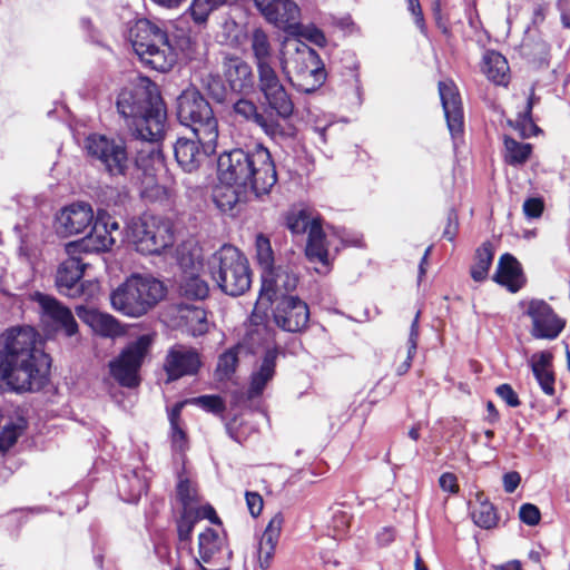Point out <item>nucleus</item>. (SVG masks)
I'll list each match as a JSON object with an SVG mask.
<instances>
[{"label": "nucleus", "mask_w": 570, "mask_h": 570, "mask_svg": "<svg viewBox=\"0 0 570 570\" xmlns=\"http://www.w3.org/2000/svg\"><path fill=\"white\" fill-rule=\"evenodd\" d=\"M30 326L7 330L0 336V380L13 391H39L48 381L50 357Z\"/></svg>", "instance_id": "f257e3e1"}, {"label": "nucleus", "mask_w": 570, "mask_h": 570, "mask_svg": "<svg viewBox=\"0 0 570 570\" xmlns=\"http://www.w3.org/2000/svg\"><path fill=\"white\" fill-rule=\"evenodd\" d=\"M117 110L134 135L147 142L159 140L166 127V109L155 83L140 79L120 90Z\"/></svg>", "instance_id": "f03ea898"}, {"label": "nucleus", "mask_w": 570, "mask_h": 570, "mask_svg": "<svg viewBox=\"0 0 570 570\" xmlns=\"http://www.w3.org/2000/svg\"><path fill=\"white\" fill-rule=\"evenodd\" d=\"M218 178L222 183L249 189L258 197L271 191L277 174L268 149L257 145L250 150L237 148L222 154Z\"/></svg>", "instance_id": "7ed1b4c3"}, {"label": "nucleus", "mask_w": 570, "mask_h": 570, "mask_svg": "<svg viewBox=\"0 0 570 570\" xmlns=\"http://www.w3.org/2000/svg\"><path fill=\"white\" fill-rule=\"evenodd\" d=\"M281 66L292 85L302 92L315 91L325 80L318 55L297 38H287L283 42Z\"/></svg>", "instance_id": "20e7f679"}, {"label": "nucleus", "mask_w": 570, "mask_h": 570, "mask_svg": "<svg viewBox=\"0 0 570 570\" xmlns=\"http://www.w3.org/2000/svg\"><path fill=\"white\" fill-rule=\"evenodd\" d=\"M166 295L164 284L151 275L134 274L110 294L114 309L130 317H139Z\"/></svg>", "instance_id": "39448f33"}, {"label": "nucleus", "mask_w": 570, "mask_h": 570, "mask_svg": "<svg viewBox=\"0 0 570 570\" xmlns=\"http://www.w3.org/2000/svg\"><path fill=\"white\" fill-rule=\"evenodd\" d=\"M129 40L136 55L146 66L166 72L176 62V53L167 33L149 20H138L129 30Z\"/></svg>", "instance_id": "423d86ee"}, {"label": "nucleus", "mask_w": 570, "mask_h": 570, "mask_svg": "<svg viewBox=\"0 0 570 570\" xmlns=\"http://www.w3.org/2000/svg\"><path fill=\"white\" fill-rule=\"evenodd\" d=\"M212 278L227 295L238 296L250 286V271L247 258L234 246L224 245L208 259Z\"/></svg>", "instance_id": "0eeeda50"}, {"label": "nucleus", "mask_w": 570, "mask_h": 570, "mask_svg": "<svg viewBox=\"0 0 570 570\" xmlns=\"http://www.w3.org/2000/svg\"><path fill=\"white\" fill-rule=\"evenodd\" d=\"M127 235L136 250L145 255H160L175 242L173 223L151 214L131 219L127 225Z\"/></svg>", "instance_id": "6e6552de"}, {"label": "nucleus", "mask_w": 570, "mask_h": 570, "mask_svg": "<svg viewBox=\"0 0 570 570\" xmlns=\"http://www.w3.org/2000/svg\"><path fill=\"white\" fill-rule=\"evenodd\" d=\"M177 117L191 134L207 138L218 135V122L209 102L195 89L184 90L177 99Z\"/></svg>", "instance_id": "1a4fd4ad"}, {"label": "nucleus", "mask_w": 570, "mask_h": 570, "mask_svg": "<svg viewBox=\"0 0 570 570\" xmlns=\"http://www.w3.org/2000/svg\"><path fill=\"white\" fill-rule=\"evenodd\" d=\"M85 150L111 176H122L129 167L127 147L120 137L91 134L85 139Z\"/></svg>", "instance_id": "9d476101"}, {"label": "nucleus", "mask_w": 570, "mask_h": 570, "mask_svg": "<svg viewBox=\"0 0 570 570\" xmlns=\"http://www.w3.org/2000/svg\"><path fill=\"white\" fill-rule=\"evenodd\" d=\"M151 344L149 335H141L127 345L117 358L109 363L110 374L122 386L134 387L139 383L138 372Z\"/></svg>", "instance_id": "9b49d317"}, {"label": "nucleus", "mask_w": 570, "mask_h": 570, "mask_svg": "<svg viewBox=\"0 0 570 570\" xmlns=\"http://www.w3.org/2000/svg\"><path fill=\"white\" fill-rule=\"evenodd\" d=\"M288 229L296 235L307 233L306 256L312 262L328 264V253L321 219L306 210L293 213L287 217Z\"/></svg>", "instance_id": "f8f14e48"}, {"label": "nucleus", "mask_w": 570, "mask_h": 570, "mask_svg": "<svg viewBox=\"0 0 570 570\" xmlns=\"http://www.w3.org/2000/svg\"><path fill=\"white\" fill-rule=\"evenodd\" d=\"M218 135L212 138L203 134L179 137L174 145V154L178 165L187 173L195 171L200 164L216 151Z\"/></svg>", "instance_id": "ddd939ff"}, {"label": "nucleus", "mask_w": 570, "mask_h": 570, "mask_svg": "<svg viewBox=\"0 0 570 570\" xmlns=\"http://www.w3.org/2000/svg\"><path fill=\"white\" fill-rule=\"evenodd\" d=\"M524 315L531 320V335L537 340H554L563 331L566 322L543 299L522 302Z\"/></svg>", "instance_id": "4468645a"}, {"label": "nucleus", "mask_w": 570, "mask_h": 570, "mask_svg": "<svg viewBox=\"0 0 570 570\" xmlns=\"http://www.w3.org/2000/svg\"><path fill=\"white\" fill-rule=\"evenodd\" d=\"M118 233V223L107 214H99L90 234L80 240L67 243L65 245V252L67 255H73L81 252L109 250L116 242L115 234Z\"/></svg>", "instance_id": "2eb2a0df"}, {"label": "nucleus", "mask_w": 570, "mask_h": 570, "mask_svg": "<svg viewBox=\"0 0 570 570\" xmlns=\"http://www.w3.org/2000/svg\"><path fill=\"white\" fill-rule=\"evenodd\" d=\"M258 87L263 92L268 106L276 111L281 118H288L294 111V104L282 85L272 65L257 67Z\"/></svg>", "instance_id": "dca6fc26"}, {"label": "nucleus", "mask_w": 570, "mask_h": 570, "mask_svg": "<svg viewBox=\"0 0 570 570\" xmlns=\"http://www.w3.org/2000/svg\"><path fill=\"white\" fill-rule=\"evenodd\" d=\"M298 283L296 273L289 266H274L262 272V289L258 304L278 302L293 292Z\"/></svg>", "instance_id": "f3484780"}, {"label": "nucleus", "mask_w": 570, "mask_h": 570, "mask_svg": "<svg viewBox=\"0 0 570 570\" xmlns=\"http://www.w3.org/2000/svg\"><path fill=\"white\" fill-rule=\"evenodd\" d=\"M178 262L183 272L179 282L180 294L191 299H204L207 297L209 287L199 276V272L203 268L200 249L194 248L188 254L181 252Z\"/></svg>", "instance_id": "a211bd4d"}, {"label": "nucleus", "mask_w": 570, "mask_h": 570, "mask_svg": "<svg viewBox=\"0 0 570 570\" xmlns=\"http://www.w3.org/2000/svg\"><path fill=\"white\" fill-rule=\"evenodd\" d=\"M254 3L269 23L284 30L298 27L301 10L293 0H254Z\"/></svg>", "instance_id": "6ab92c4d"}, {"label": "nucleus", "mask_w": 570, "mask_h": 570, "mask_svg": "<svg viewBox=\"0 0 570 570\" xmlns=\"http://www.w3.org/2000/svg\"><path fill=\"white\" fill-rule=\"evenodd\" d=\"M275 323L287 332H298L309 320L307 304L297 296H284L276 302L274 309Z\"/></svg>", "instance_id": "aec40b11"}, {"label": "nucleus", "mask_w": 570, "mask_h": 570, "mask_svg": "<svg viewBox=\"0 0 570 570\" xmlns=\"http://www.w3.org/2000/svg\"><path fill=\"white\" fill-rule=\"evenodd\" d=\"M200 365V356L195 348L177 344L168 350L164 370L168 381H176L183 376L196 374Z\"/></svg>", "instance_id": "412c9836"}, {"label": "nucleus", "mask_w": 570, "mask_h": 570, "mask_svg": "<svg viewBox=\"0 0 570 570\" xmlns=\"http://www.w3.org/2000/svg\"><path fill=\"white\" fill-rule=\"evenodd\" d=\"M33 301L39 304L43 320L50 322L56 330L63 331L67 336L77 333L78 324L71 311L55 297L36 293Z\"/></svg>", "instance_id": "4be33fe9"}, {"label": "nucleus", "mask_w": 570, "mask_h": 570, "mask_svg": "<svg viewBox=\"0 0 570 570\" xmlns=\"http://www.w3.org/2000/svg\"><path fill=\"white\" fill-rule=\"evenodd\" d=\"M94 213L86 203L71 204L56 217V230L61 236L80 234L92 224Z\"/></svg>", "instance_id": "5701e85b"}, {"label": "nucleus", "mask_w": 570, "mask_h": 570, "mask_svg": "<svg viewBox=\"0 0 570 570\" xmlns=\"http://www.w3.org/2000/svg\"><path fill=\"white\" fill-rule=\"evenodd\" d=\"M439 94L448 128L455 138L463 132V110L459 90L452 80H444L439 82Z\"/></svg>", "instance_id": "b1692460"}, {"label": "nucleus", "mask_w": 570, "mask_h": 570, "mask_svg": "<svg viewBox=\"0 0 570 570\" xmlns=\"http://www.w3.org/2000/svg\"><path fill=\"white\" fill-rule=\"evenodd\" d=\"M73 255L60 263L56 274V286L60 294L68 297H77L82 293V285L79 283L86 264L81 263L80 258Z\"/></svg>", "instance_id": "393cba45"}, {"label": "nucleus", "mask_w": 570, "mask_h": 570, "mask_svg": "<svg viewBox=\"0 0 570 570\" xmlns=\"http://www.w3.org/2000/svg\"><path fill=\"white\" fill-rule=\"evenodd\" d=\"M223 72L232 91L246 92L254 87V76L249 63L238 57H227L223 62Z\"/></svg>", "instance_id": "a878e982"}, {"label": "nucleus", "mask_w": 570, "mask_h": 570, "mask_svg": "<svg viewBox=\"0 0 570 570\" xmlns=\"http://www.w3.org/2000/svg\"><path fill=\"white\" fill-rule=\"evenodd\" d=\"M493 281L511 293L519 292L527 282L521 264L511 254H503L493 275Z\"/></svg>", "instance_id": "bb28decb"}, {"label": "nucleus", "mask_w": 570, "mask_h": 570, "mask_svg": "<svg viewBox=\"0 0 570 570\" xmlns=\"http://www.w3.org/2000/svg\"><path fill=\"white\" fill-rule=\"evenodd\" d=\"M234 111L245 120L256 124L272 138L284 135V129L278 120L272 115L259 114L256 105L248 99H238L234 104Z\"/></svg>", "instance_id": "cd10ccee"}, {"label": "nucleus", "mask_w": 570, "mask_h": 570, "mask_svg": "<svg viewBox=\"0 0 570 570\" xmlns=\"http://www.w3.org/2000/svg\"><path fill=\"white\" fill-rule=\"evenodd\" d=\"M80 320L87 323L97 334L105 337H118L124 334L120 323L111 315L97 309L79 306L76 308Z\"/></svg>", "instance_id": "c85d7f7f"}, {"label": "nucleus", "mask_w": 570, "mask_h": 570, "mask_svg": "<svg viewBox=\"0 0 570 570\" xmlns=\"http://www.w3.org/2000/svg\"><path fill=\"white\" fill-rule=\"evenodd\" d=\"M284 518L276 513L268 522L258 543V563L261 569L267 570L275 554V549L282 532Z\"/></svg>", "instance_id": "c756f323"}, {"label": "nucleus", "mask_w": 570, "mask_h": 570, "mask_svg": "<svg viewBox=\"0 0 570 570\" xmlns=\"http://www.w3.org/2000/svg\"><path fill=\"white\" fill-rule=\"evenodd\" d=\"M277 355L278 353L276 350H267L261 364L253 371L247 390L249 399H255L262 395L267 384L273 380L275 375Z\"/></svg>", "instance_id": "7c9ffc66"}, {"label": "nucleus", "mask_w": 570, "mask_h": 570, "mask_svg": "<svg viewBox=\"0 0 570 570\" xmlns=\"http://www.w3.org/2000/svg\"><path fill=\"white\" fill-rule=\"evenodd\" d=\"M178 325L193 336L203 335L208 331L206 312L198 306L181 305L178 307Z\"/></svg>", "instance_id": "2f4dec72"}, {"label": "nucleus", "mask_w": 570, "mask_h": 570, "mask_svg": "<svg viewBox=\"0 0 570 570\" xmlns=\"http://www.w3.org/2000/svg\"><path fill=\"white\" fill-rule=\"evenodd\" d=\"M481 70L495 85L507 86L509 82L508 61L497 51L490 50L483 55Z\"/></svg>", "instance_id": "473e14b6"}, {"label": "nucleus", "mask_w": 570, "mask_h": 570, "mask_svg": "<svg viewBox=\"0 0 570 570\" xmlns=\"http://www.w3.org/2000/svg\"><path fill=\"white\" fill-rule=\"evenodd\" d=\"M552 354L550 352L535 353L531 357V367L533 374L546 394L552 395L554 392V377L550 370Z\"/></svg>", "instance_id": "72a5a7b5"}, {"label": "nucleus", "mask_w": 570, "mask_h": 570, "mask_svg": "<svg viewBox=\"0 0 570 570\" xmlns=\"http://www.w3.org/2000/svg\"><path fill=\"white\" fill-rule=\"evenodd\" d=\"M243 187L222 183L216 186L213 191V200L217 208L224 213L230 212L240 199Z\"/></svg>", "instance_id": "f704fd0d"}, {"label": "nucleus", "mask_w": 570, "mask_h": 570, "mask_svg": "<svg viewBox=\"0 0 570 570\" xmlns=\"http://www.w3.org/2000/svg\"><path fill=\"white\" fill-rule=\"evenodd\" d=\"M224 539L212 528H207L198 535V553L200 563H209L213 557L220 551Z\"/></svg>", "instance_id": "c9c22d12"}, {"label": "nucleus", "mask_w": 570, "mask_h": 570, "mask_svg": "<svg viewBox=\"0 0 570 570\" xmlns=\"http://www.w3.org/2000/svg\"><path fill=\"white\" fill-rule=\"evenodd\" d=\"M249 41L256 67L271 65L273 53L267 33L257 28L252 32Z\"/></svg>", "instance_id": "e433bc0d"}, {"label": "nucleus", "mask_w": 570, "mask_h": 570, "mask_svg": "<svg viewBox=\"0 0 570 570\" xmlns=\"http://www.w3.org/2000/svg\"><path fill=\"white\" fill-rule=\"evenodd\" d=\"M494 250L491 243H483L475 253L474 264L471 267V277L475 282H482L488 277L489 269L492 265Z\"/></svg>", "instance_id": "4c0bfd02"}, {"label": "nucleus", "mask_w": 570, "mask_h": 570, "mask_svg": "<svg viewBox=\"0 0 570 570\" xmlns=\"http://www.w3.org/2000/svg\"><path fill=\"white\" fill-rule=\"evenodd\" d=\"M505 161L512 166L524 164L532 151V146L525 142H519L513 138H504Z\"/></svg>", "instance_id": "58836bf2"}, {"label": "nucleus", "mask_w": 570, "mask_h": 570, "mask_svg": "<svg viewBox=\"0 0 570 570\" xmlns=\"http://www.w3.org/2000/svg\"><path fill=\"white\" fill-rule=\"evenodd\" d=\"M225 2L226 0H193L189 6L190 16L196 23H204Z\"/></svg>", "instance_id": "ea45409f"}, {"label": "nucleus", "mask_w": 570, "mask_h": 570, "mask_svg": "<svg viewBox=\"0 0 570 570\" xmlns=\"http://www.w3.org/2000/svg\"><path fill=\"white\" fill-rule=\"evenodd\" d=\"M472 519L474 523L483 529H490L497 524V514L494 507L488 501H480L472 509Z\"/></svg>", "instance_id": "a19ab883"}, {"label": "nucleus", "mask_w": 570, "mask_h": 570, "mask_svg": "<svg viewBox=\"0 0 570 570\" xmlns=\"http://www.w3.org/2000/svg\"><path fill=\"white\" fill-rule=\"evenodd\" d=\"M255 248L257 263L261 266L262 272H266V269L274 267V253L271 242L265 235L258 234L256 236Z\"/></svg>", "instance_id": "79ce46f5"}, {"label": "nucleus", "mask_w": 570, "mask_h": 570, "mask_svg": "<svg viewBox=\"0 0 570 570\" xmlns=\"http://www.w3.org/2000/svg\"><path fill=\"white\" fill-rule=\"evenodd\" d=\"M176 495L183 504L184 510H191L193 503L197 501V490L195 484L183 474L178 476Z\"/></svg>", "instance_id": "37998d69"}, {"label": "nucleus", "mask_w": 570, "mask_h": 570, "mask_svg": "<svg viewBox=\"0 0 570 570\" xmlns=\"http://www.w3.org/2000/svg\"><path fill=\"white\" fill-rule=\"evenodd\" d=\"M24 428L23 420L3 426L0 432V453H6L17 442Z\"/></svg>", "instance_id": "c03bdc74"}, {"label": "nucleus", "mask_w": 570, "mask_h": 570, "mask_svg": "<svg viewBox=\"0 0 570 570\" xmlns=\"http://www.w3.org/2000/svg\"><path fill=\"white\" fill-rule=\"evenodd\" d=\"M238 363V347H233L223 353L217 363L216 374L219 380L228 379L236 370Z\"/></svg>", "instance_id": "a18cd8bd"}, {"label": "nucleus", "mask_w": 570, "mask_h": 570, "mask_svg": "<svg viewBox=\"0 0 570 570\" xmlns=\"http://www.w3.org/2000/svg\"><path fill=\"white\" fill-rule=\"evenodd\" d=\"M538 98L534 96L533 88L531 89V95L528 98L524 111L519 112L517 118V125L519 126L520 130L522 131V135L527 136L531 134L532 131L537 130L538 128L532 121L531 111L537 102Z\"/></svg>", "instance_id": "49530a36"}, {"label": "nucleus", "mask_w": 570, "mask_h": 570, "mask_svg": "<svg viewBox=\"0 0 570 570\" xmlns=\"http://www.w3.org/2000/svg\"><path fill=\"white\" fill-rule=\"evenodd\" d=\"M417 337H419V313L416 314L412 325L407 340V356L405 362L397 367L399 374H404L409 371L411 366V362L416 353L417 347Z\"/></svg>", "instance_id": "de8ad7c7"}, {"label": "nucleus", "mask_w": 570, "mask_h": 570, "mask_svg": "<svg viewBox=\"0 0 570 570\" xmlns=\"http://www.w3.org/2000/svg\"><path fill=\"white\" fill-rule=\"evenodd\" d=\"M204 87L208 95L218 102H224L227 99V87L222 82L219 76L208 75L203 80Z\"/></svg>", "instance_id": "09e8293b"}, {"label": "nucleus", "mask_w": 570, "mask_h": 570, "mask_svg": "<svg viewBox=\"0 0 570 570\" xmlns=\"http://www.w3.org/2000/svg\"><path fill=\"white\" fill-rule=\"evenodd\" d=\"M189 404H195L204 410L218 414L225 410L224 401L218 395H203L188 400Z\"/></svg>", "instance_id": "8fccbe9b"}, {"label": "nucleus", "mask_w": 570, "mask_h": 570, "mask_svg": "<svg viewBox=\"0 0 570 570\" xmlns=\"http://www.w3.org/2000/svg\"><path fill=\"white\" fill-rule=\"evenodd\" d=\"M196 519L191 517L190 510H184L177 523V532L180 541H189Z\"/></svg>", "instance_id": "3c124183"}, {"label": "nucleus", "mask_w": 570, "mask_h": 570, "mask_svg": "<svg viewBox=\"0 0 570 570\" xmlns=\"http://www.w3.org/2000/svg\"><path fill=\"white\" fill-rule=\"evenodd\" d=\"M292 32H298L301 36L305 37L309 41L314 42L317 46H323L325 43L324 33L314 26H301L298 23L297 28L288 29Z\"/></svg>", "instance_id": "603ef678"}, {"label": "nucleus", "mask_w": 570, "mask_h": 570, "mask_svg": "<svg viewBox=\"0 0 570 570\" xmlns=\"http://www.w3.org/2000/svg\"><path fill=\"white\" fill-rule=\"evenodd\" d=\"M519 517L528 525H537L540 522V510L537 505L524 503L520 507Z\"/></svg>", "instance_id": "864d4df0"}, {"label": "nucleus", "mask_w": 570, "mask_h": 570, "mask_svg": "<svg viewBox=\"0 0 570 570\" xmlns=\"http://www.w3.org/2000/svg\"><path fill=\"white\" fill-rule=\"evenodd\" d=\"M495 392L509 406L517 407L520 405V400L510 384L504 383L499 385Z\"/></svg>", "instance_id": "5fc2aeb1"}, {"label": "nucleus", "mask_w": 570, "mask_h": 570, "mask_svg": "<svg viewBox=\"0 0 570 570\" xmlns=\"http://www.w3.org/2000/svg\"><path fill=\"white\" fill-rule=\"evenodd\" d=\"M171 443L175 451L183 452L187 448V436L180 424L171 426Z\"/></svg>", "instance_id": "6e6d98bb"}, {"label": "nucleus", "mask_w": 570, "mask_h": 570, "mask_svg": "<svg viewBox=\"0 0 570 570\" xmlns=\"http://www.w3.org/2000/svg\"><path fill=\"white\" fill-rule=\"evenodd\" d=\"M543 203L539 198H529L523 204V212L530 218H537L542 214Z\"/></svg>", "instance_id": "4d7b16f0"}, {"label": "nucleus", "mask_w": 570, "mask_h": 570, "mask_svg": "<svg viewBox=\"0 0 570 570\" xmlns=\"http://www.w3.org/2000/svg\"><path fill=\"white\" fill-rule=\"evenodd\" d=\"M440 488L449 493H456L459 491L458 479L453 473H443L439 479Z\"/></svg>", "instance_id": "13d9d810"}, {"label": "nucleus", "mask_w": 570, "mask_h": 570, "mask_svg": "<svg viewBox=\"0 0 570 570\" xmlns=\"http://www.w3.org/2000/svg\"><path fill=\"white\" fill-rule=\"evenodd\" d=\"M246 503L253 517H257L263 509V499L256 492H246Z\"/></svg>", "instance_id": "bf43d9fd"}, {"label": "nucleus", "mask_w": 570, "mask_h": 570, "mask_svg": "<svg viewBox=\"0 0 570 570\" xmlns=\"http://www.w3.org/2000/svg\"><path fill=\"white\" fill-rule=\"evenodd\" d=\"M521 482V476L518 472L512 471L503 475V487L507 493H513Z\"/></svg>", "instance_id": "052dcab7"}, {"label": "nucleus", "mask_w": 570, "mask_h": 570, "mask_svg": "<svg viewBox=\"0 0 570 570\" xmlns=\"http://www.w3.org/2000/svg\"><path fill=\"white\" fill-rule=\"evenodd\" d=\"M407 4H409V10L414 16L416 26L423 31L425 24H424L423 13H422V9H421L419 0H407Z\"/></svg>", "instance_id": "680f3d73"}, {"label": "nucleus", "mask_w": 570, "mask_h": 570, "mask_svg": "<svg viewBox=\"0 0 570 570\" xmlns=\"http://www.w3.org/2000/svg\"><path fill=\"white\" fill-rule=\"evenodd\" d=\"M350 524V518L344 512H338L334 514V528L340 531L344 532Z\"/></svg>", "instance_id": "e2e57ef3"}, {"label": "nucleus", "mask_w": 570, "mask_h": 570, "mask_svg": "<svg viewBox=\"0 0 570 570\" xmlns=\"http://www.w3.org/2000/svg\"><path fill=\"white\" fill-rule=\"evenodd\" d=\"M188 403V401L186 402H180V403H177L170 414H169V421H170V425L171 426H175V425H178L179 424V417H180V412H181V409L184 407V405Z\"/></svg>", "instance_id": "0e129e2a"}, {"label": "nucleus", "mask_w": 570, "mask_h": 570, "mask_svg": "<svg viewBox=\"0 0 570 570\" xmlns=\"http://www.w3.org/2000/svg\"><path fill=\"white\" fill-rule=\"evenodd\" d=\"M158 6H161L164 8L173 9L179 7L183 2L186 0H151Z\"/></svg>", "instance_id": "69168bd1"}, {"label": "nucleus", "mask_w": 570, "mask_h": 570, "mask_svg": "<svg viewBox=\"0 0 570 570\" xmlns=\"http://www.w3.org/2000/svg\"><path fill=\"white\" fill-rule=\"evenodd\" d=\"M203 517L209 519L212 522L218 521L215 510L210 505L203 509Z\"/></svg>", "instance_id": "338daca9"}, {"label": "nucleus", "mask_w": 570, "mask_h": 570, "mask_svg": "<svg viewBox=\"0 0 570 570\" xmlns=\"http://www.w3.org/2000/svg\"><path fill=\"white\" fill-rule=\"evenodd\" d=\"M497 570H521V568L519 562L512 561L498 567Z\"/></svg>", "instance_id": "774afa93"}]
</instances>
